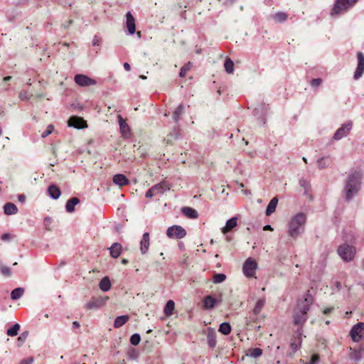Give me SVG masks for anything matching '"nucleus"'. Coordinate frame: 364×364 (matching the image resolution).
<instances>
[{"mask_svg":"<svg viewBox=\"0 0 364 364\" xmlns=\"http://www.w3.org/2000/svg\"><path fill=\"white\" fill-rule=\"evenodd\" d=\"M126 26L129 34H134L136 31L135 19L131 12L128 11L126 14Z\"/></svg>","mask_w":364,"mask_h":364,"instance_id":"14","label":"nucleus"},{"mask_svg":"<svg viewBox=\"0 0 364 364\" xmlns=\"http://www.w3.org/2000/svg\"><path fill=\"white\" fill-rule=\"evenodd\" d=\"M19 329L20 325L18 323H15L13 326L7 329L6 333L9 336H16L18 334Z\"/></svg>","mask_w":364,"mask_h":364,"instance_id":"39","label":"nucleus"},{"mask_svg":"<svg viewBox=\"0 0 364 364\" xmlns=\"http://www.w3.org/2000/svg\"><path fill=\"white\" fill-rule=\"evenodd\" d=\"M175 303L173 300H168L164 309V313L166 316H170L174 310Z\"/></svg>","mask_w":364,"mask_h":364,"instance_id":"30","label":"nucleus"},{"mask_svg":"<svg viewBox=\"0 0 364 364\" xmlns=\"http://www.w3.org/2000/svg\"><path fill=\"white\" fill-rule=\"evenodd\" d=\"M301 335H302V333H301V329H298V330L295 332V333H294V336H295L296 338H297L299 339V345H300V344H301Z\"/></svg>","mask_w":364,"mask_h":364,"instance_id":"53","label":"nucleus"},{"mask_svg":"<svg viewBox=\"0 0 364 364\" xmlns=\"http://www.w3.org/2000/svg\"><path fill=\"white\" fill-rule=\"evenodd\" d=\"M28 335L29 332L28 331H25L20 334V336L17 338L18 346H21L26 341V340L28 337Z\"/></svg>","mask_w":364,"mask_h":364,"instance_id":"42","label":"nucleus"},{"mask_svg":"<svg viewBox=\"0 0 364 364\" xmlns=\"http://www.w3.org/2000/svg\"><path fill=\"white\" fill-rule=\"evenodd\" d=\"M48 195L54 200H57L61 195L60 189L55 184H51L48 188Z\"/></svg>","mask_w":364,"mask_h":364,"instance_id":"19","label":"nucleus"},{"mask_svg":"<svg viewBox=\"0 0 364 364\" xmlns=\"http://www.w3.org/2000/svg\"><path fill=\"white\" fill-rule=\"evenodd\" d=\"M224 66H225V71L228 73L230 74L233 72L234 63L230 58H226V60H225Z\"/></svg>","mask_w":364,"mask_h":364,"instance_id":"38","label":"nucleus"},{"mask_svg":"<svg viewBox=\"0 0 364 364\" xmlns=\"http://www.w3.org/2000/svg\"><path fill=\"white\" fill-rule=\"evenodd\" d=\"M23 292H24L23 288L17 287V288L14 289V290H12V291L11 292V298L13 300H17L22 296V295L23 294Z\"/></svg>","mask_w":364,"mask_h":364,"instance_id":"31","label":"nucleus"},{"mask_svg":"<svg viewBox=\"0 0 364 364\" xmlns=\"http://www.w3.org/2000/svg\"><path fill=\"white\" fill-rule=\"evenodd\" d=\"M263 230H270V231H272L273 230V228H272V226L270 225H266L264 226L263 228Z\"/></svg>","mask_w":364,"mask_h":364,"instance_id":"63","label":"nucleus"},{"mask_svg":"<svg viewBox=\"0 0 364 364\" xmlns=\"http://www.w3.org/2000/svg\"><path fill=\"white\" fill-rule=\"evenodd\" d=\"M362 178L361 172L357 171L348 176L343 190L344 199L346 202H350L360 191Z\"/></svg>","mask_w":364,"mask_h":364,"instance_id":"1","label":"nucleus"},{"mask_svg":"<svg viewBox=\"0 0 364 364\" xmlns=\"http://www.w3.org/2000/svg\"><path fill=\"white\" fill-rule=\"evenodd\" d=\"M11 238V235L9 233H4L2 235H1V240H8Z\"/></svg>","mask_w":364,"mask_h":364,"instance_id":"55","label":"nucleus"},{"mask_svg":"<svg viewBox=\"0 0 364 364\" xmlns=\"http://www.w3.org/2000/svg\"><path fill=\"white\" fill-rule=\"evenodd\" d=\"M155 193L154 191H151V188L149 189L145 194L146 198H151L154 196Z\"/></svg>","mask_w":364,"mask_h":364,"instance_id":"54","label":"nucleus"},{"mask_svg":"<svg viewBox=\"0 0 364 364\" xmlns=\"http://www.w3.org/2000/svg\"><path fill=\"white\" fill-rule=\"evenodd\" d=\"M123 65L127 71H129L131 70L130 65L128 63H124Z\"/></svg>","mask_w":364,"mask_h":364,"instance_id":"62","label":"nucleus"},{"mask_svg":"<svg viewBox=\"0 0 364 364\" xmlns=\"http://www.w3.org/2000/svg\"><path fill=\"white\" fill-rule=\"evenodd\" d=\"M353 127L352 122H348L343 124L334 134L333 139L340 140L346 136Z\"/></svg>","mask_w":364,"mask_h":364,"instance_id":"9","label":"nucleus"},{"mask_svg":"<svg viewBox=\"0 0 364 364\" xmlns=\"http://www.w3.org/2000/svg\"><path fill=\"white\" fill-rule=\"evenodd\" d=\"M331 160L329 157L327 158H320L317 161L318 166L319 168H324L328 167L331 163Z\"/></svg>","mask_w":364,"mask_h":364,"instance_id":"37","label":"nucleus"},{"mask_svg":"<svg viewBox=\"0 0 364 364\" xmlns=\"http://www.w3.org/2000/svg\"><path fill=\"white\" fill-rule=\"evenodd\" d=\"M350 357L351 359L358 361L361 359L362 355L360 351L355 350L353 353L350 354Z\"/></svg>","mask_w":364,"mask_h":364,"instance_id":"48","label":"nucleus"},{"mask_svg":"<svg viewBox=\"0 0 364 364\" xmlns=\"http://www.w3.org/2000/svg\"><path fill=\"white\" fill-rule=\"evenodd\" d=\"M118 119H119V124L120 131H121L122 135L126 136L127 134H129V131L130 130H129V125L127 124V122L122 117L121 115L118 116Z\"/></svg>","mask_w":364,"mask_h":364,"instance_id":"26","label":"nucleus"},{"mask_svg":"<svg viewBox=\"0 0 364 364\" xmlns=\"http://www.w3.org/2000/svg\"><path fill=\"white\" fill-rule=\"evenodd\" d=\"M26 196L23 194L18 195V199L20 202L24 203L26 201Z\"/></svg>","mask_w":364,"mask_h":364,"instance_id":"56","label":"nucleus"},{"mask_svg":"<svg viewBox=\"0 0 364 364\" xmlns=\"http://www.w3.org/2000/svg\"><path fill=\"white\" fill-rule=\"evenodd\" d=\"M278 204V198L277 197H274L270 202L269 203L265 214L267 216H270L276 210L277 205Z\"/></svg>","mask_w":364,"mask_h":364,"instance_id":"23","label":"nucleus"},{"mask_svg":"<svg viewBox=\"0 0 364 364\" xmlns=\"http://www.w3.org/2000/svg\"><path fill=\"white\" fill-rule=\"evenodd\" d=\"M80 326V323L78 321H74L73 323V328H78Z\"/></svg>","mask_w":364,"mask_h":364,"instance_id":"64","label":"nucleus"},{"mask_svg":"<svg viewBox=\"0 0 364 364\" xmlns=\"http://www.w3.org/2000/svg\"><path fill=\"white\" fill-rule=\"evenodd\" d=\"M113 183L119 186H123L129 183V179L125 175L118 173L113 176Z\"/></svg>","mask_w":364,"mask_h":364,"instance_id":"20","label":"nucleus"},{"mask_svg":"<svg viewBox=\"0 0 364 364\" xmlns=\"http://www.w3.org/2000/svg\"><path fill=\"white\" fill-rule=\"evenodd\" d=\"M99 44V39L97 38V36H95L94 38H93V41H92V45L93 46H96V45H98Z\"/></svg>","mask_w":364,"mask_h":364,"instance_id":"61","label":"nucleus"},{"mask_svg":"<svg viewBox=\"0 0 364 364\" xmlns=\"http://www.w3.org/2000/svg\"><path fill=\"white\" fill-rule=\"evenodd\" d=\"M319 360V355L318 354H313L311 357V360L309 364H316Z\"/></svg>","mask_w":364,"mask_h":364,"instance_id":"51","label":"nucleus"},{"mask_svg":"<svg viewBox=\"0 0 364 364\" xmlns=\"http://www.w3.org/2000/svg\"><path fill=\"white\" fill-rule=\"evenodd\" d=\"M226 279V275L223 273H215L213 276V282L215 284H219L224 282Z\"/></svg>","mask_w":364,"mask_h":364,"instance_id":"40","label":"nucleus"},{"mask_svg":"<svg viewBox=\"0 0 364 364\" xmlns=\"http://www.w3.org/2000/svg\"><path fill=\"white\" fill-rule=\"evenodd\" d=\"M0 272L6 277H11L12 274L11 268L3 264L0 265Z\"/></svg>","mask_w":364,"mask_h":364,"instance_id":"44","label":"nucleus"},{"mask_svg":"<svg viewBox=\"0 0 364 364\" xmlns=\"http://www.w3.org/2000/svg\"><path fill=\"white\" fill-rule=\"evenodd\" d=\"M306 220V215L302 213L294 216L289 225V235L296 239L303 231Z\"/></svg>","mask_w":364,"mask_h":364,"instance_id":"3","label":"nucleus"},{"mask_svg":"<svg viewBox=\"0 0 364 364\" xmlns=\"http://www.w3.org/2000/svg\"><path fill=\"white\" fill-rule=\"evenodd\" d=\"M257 267L256 261L252 257L247 258L244 262L242 270L245 275L247 277H252L255 274Z\"/></svg>","mask_w":364,"mask_h":364,"instance_id":"6","label":"nucleus"},{"mask_svg":"<svg viewBox=\"0 0 364 364\" xmlns=\"http://www.w3.org/2000/svg\"><path fill=\"white\" fill-rule=\"evenodd\" d=\"M149 247V233L145 232L143 234L142 239L140 242V251L142 255L147 252Z\"/></svg>","mask_w":364,"mask_h":364,"instance_id":"16","label":"nucleus"},{"mask_svg":"<svg viewBox=\"0 0 364 364\" xmlns=\"http://www.w3.org/2000/svg\"><path fill=\"white\" fill-rule=\"evenodd\" d=\"M129 315H122L117 316L114 322V327L115 328H119L122 326L124 323H126L129 320Z\"/></svg>","mask_w":364,"mask_h":364,"instance_id":"27","label":"nucleus"},{"mask_svg":"<svg viewBox=\"0 0 364 364\" xmlns=\"http://www.w3.org/2000/svg\"><path fill=\"white\" fill-rule=\"evenodd\" d=\"M75 82L76 84L82 87L94 85L96 84V81L94 79L82 74H77L75 76Z\"/></svg>","mask_w":364,"mask_h":364,"instance_id":"12","label":"nucleus"},{"mask_svg":"<svg viewBox=\"0 0 364 364\" xmlns=\"http://www.w3.org/2000/svg\"><path fill=\"white\" fill-rule=\"evenodd\" d=\"M333 309H334L333 307L327 308V309H324L323 314H328L331 313L333 311Z\"/></svg>","mask_w":364,"mask_h":364,"instance_id":"57","label":"nucleus"},{"mask_svg":"<svg viewBox=\"0 0 364 364\" xmlns=\"http://www.w3.org/2000/svg\"><path fill=\"white\" fill-rule=\"evenodd\" d=\"M33 95L31 94V95H28L27 93V92H21L19 93V98L21 100H28L30 99V97L32 96Z\"/></svg>","mask_w":364,"mask_h":364,"instance_id":"50","label":"nucleus"},{"mask_svg":"<svg viewBox=\"0 0 364 364\" xmlns=\"http://www.w3.org/2000/svg\"><path fill=\"white\" fill-rule=\"evenodd\" d=\"M69 127H72L78 129L86 128L87 127V122L81 117L72 116L68 121Z\"/></svg>","mask_w":364,"mask_h":364,"instance_id":"10","label":"nucleus"},{"mask_svg":"<svg viewBox=\"0 0 364 364\" xmlns=\"http://www.w3.org/2000/svg\"><path fill=\"white\" fill-rule=\"evenodd\" d=\"M109 299L107 296L92 297L91 300L85 304V308L87 310L97 309L104 306Z\"/></svg>","mask_w":364,"mask_h":364,"instance_id":"7","label":"nucleus"},{"mask_svg":"<svg viewBox=\"0 0 364 364\" xmlns=\"http://www.w3.org/2000/svg\"><path fill=\"white\" fill-rule=\"evenodd\" d=\"M141 341V336L139 333H134L130 338V343L133 346H137Z\"/></svg>","mask_w":364,"mask_h":364,"instance_id":"45","label":"nucleus"},{"mask_svg":"<svg viewBox=\"0 0 364 364\" xmlns=\"http://www.w3.org/2000/svg\"><path fill=\"white\" fill-rule=\"evenodd\" d=\"M308 291L304 300L299 301L294 311V323L295 325H303L306 319V314L310 309V305L314 301L313 296Z\"/></svg>","mask_w":364,"mask_h":364,"instance_id":"2","label":"nucleus"},{"mask_svg":"<svg viewBox=\"0 0 364 364\" xmlns=\"http://www.w3.org/2000/svg\"><path fill=\"white\" fill-rule=\"evenodd\" d=\"M358 0H336L332 14L338 15L352 7Z\"/></svg>","mask_w":364,"mask_h":364,"instance_id":"5","label":"nucleus"},{"mask_svg":"<svg viewBox=\"0 0 364 364\" xmlns=\"http://www.w3.org/2000/svg\"><path fill=\"white\" fill-rule=\"evenodd\" d=\"M264 304H265L264 299H259L257 301L256 305L253 309L254 314L257 315L258 314H259L262 309L264 307Z\"/></svg>","mask_w":364,"mask_h":364,"instance_id":"41","label":"nucleus"},{"mask_svg":"<svg viewBox=\"0 0 364 364\" xmlns=\"http://www.w3.org/2000/svg\"><path fill=\"white\" fill-rule=\"evenodd\" d=\"M363 331H364V323L363 322H358L352 327L350 335L354 342H358L361 339L362 336L360 333Z\"/></svg>","mask_w":364,"mask_h":364,"instance_id":"11","label":"nucleus"},{"mask_svg":"<svg viewBox=\"0 0 364 364\" xmlns=\"http://www.w3.org/2000/svg\"><path fill=\"white\" fill-rule=\"evenodd\" d=\"M321 82H322L321 78H315L311 81V85L312 87H317L320 86Z\"/></svg>","mask_w":364,"mask_h":364,"instance_id":"49","label":"nucleus"},{"mask_svg":"<svg viewBox=\"0 0 364 364\" xmlns=\"http://www.w3.org/2000/svg\"><path fill=\"white\" fill-rule=\"evenodd\" d=\"M180 135V129L178 127H174L172 131L168 134L167 143L171 142L172 139H177Z\"/></svg>","mask_w":364,"mask_h":364,"instance_id":"35","label":"nucleus"},{"mask_svg":"<svg viewBox=\"0 0 364 364\" xmlns=\"http://www.w3.org/2000/svg\"><path fill=\"white\" fill-rule=\"evenodd\" d=\"M166 235L170 238L181 239L186 236V232L181 226L173 225L167 229Z\"/></svg>","mask_w":364,"mask_h":364,"instance_id":"8","label":"nucleus"},{"mask_svg":"<svg viewBox=\"0 0 364 364\" xmlns=\"http://www.w3.org/2000/svg\"><path fill=\"white\" fill-rule=\"evenodd\" d=\"M18 208L14 203H6L4 205V213L7 215H14L17 213Z\"/></svg>","mask_w":364,"mask_h":364,"instance_id":"24","label":"nucleus"},{"mask_svg":"<svg viewBox=\"0 0 364 364\" xmlns=\"http://www.w3.org/2000/svg\"><path fill=\"white\" fill-rule=\"evenodd\" d=\"M108 250H109L110 255L113 258H117L121 255L122 246L119 242H114Z\"/></svg>","mask_w":364,"mask_h":364,"instance_id":"18","label":"nucleus"},{"mask_svg":"<svg viewBox=\"0 0 364 364\" xmlns=\"http://www.w3.org/2000/svg\"><path fill=\"white\" fill-rule=\"evenodd\" d=\"M185 112V107L183 105H180L173 112V119L176 123H177L181 116H182Z\"/></svg>","mask_w":364,"mask_h":364,"instance_id":"29","label":"nucleus"},{"mask_svg":"<svg viewBox=\"0 0 364 364\" xmlns=\"http://www.w3.org/2000/svg\"><path fill=\"white\" fill-rule=\"evenodd\" d=\"M207 341L208 346L214 348L216 346V333L211 328H208L207 335Z\"/></svg>","mask_w":364,"mask_h":364,"instance_id":"22","label":"nucleus"},{"mask_svg":"<svg viewBox=\"0 0 364 364\" xmlns=\"http://www.w3.org/2000/svg\"><path fill=\"white\" fill-rule=\"evenodd\" d=\"M262 354V350L259 348H250L247 351V355L252 358H257Z\"/></svg>","mask_w":364,"mask_h":364,"instance_id":"34","label":"nucleus"},{"mask_svg":"<svg viewBox=\"0 0 364 364\" xmlns=\"http://www.w3.org/2000/svg\"><path fill=\"white\" fill-rule=\"evenodd\" d=\"M73 23V20H69L67 23V25L66 24H63L62 26L66 29L69 26L72 25Z\"/></svg>","mask_w":364,"mask_h":364,"instance_id":"59","label":"nucleus"},{"mask_svg":"<svg viewBox=\"0 0 364 364\" xmlns=\"http://www.w3.org/2000/svg\"><path fill=\"white\" fill-rule=\"evenodd\" d=\"M192 65H193V64H192V63H191V62H188V63H186V65H184L181 68V70H180V73H179V75H180V77H185V76H186V73H187L189 70H191V67H192Z\"/></svg>","mask_w":364,"mask_h":364,"instance_id":"43","label":"nucleus"},{"mask_svg":"<svg viewBox=\"0 0 364 364\" xmlns=\"http://www.w3.org/2000/svg\"><path fill=\"white\" fill-rule=\"evenodd\" d=\"M80 203V199L76 197L70 198L65 205V209L68 213H73L75 210V206Z\"/></svg>","mask_w":364,"mask_h":364,"instance_id":"25","label":"nucleus"},{"mask_svg":"<svg viewBox=\"0 0 364 364\" xmlns=\"http://www.w3.org/2000/svg\"><path fill=\"white\" fill-rule=\"evenodd\" d=\"M51 223V218H46L44 220V224L46 226H48Z\"/></svg>","mask_w":364,"mask_h":364,"instance_id":"60","label":"nucleus"},{"mask_svg":"<svg viewBox=\"0 0 364 364\" xmlns=\"http://www.w3.org/2000/svg\"><path fill=\"white\" fill-rule=\"evenodd\" d=\"M222 299H215L212 296L208 295L203 299V306L205 309H212L215 307L218 302H220Z\"/></svg>","mask_w":364,"mask_h":364,"instance_id":"15","label":"nucleus"},{"mask_svg":"<svg viewBox=\"0 0 364 364\" xmlns=\"http://www.w3.org/2000/svg\"><path fill=\"white\" fill-rule=\"evenodd\" d=\"M181 213L188 218L196 219L198 218V212L191 207H183L181 208Z\"/></svg>","mask_w":364,"mask_h":364,"instance_id":"21","label":"nucleus"},{"mask_svg":"<svg viewBox=\"0 0 364 364\" xmlns=\"http://www.w3.org/2000/svg\"><path fill=\"white\" fill-rule=\"evenodd\" d=\"M100 289L103 291H107L111 288V282L108 277H104L100 282Z\"/></svg>","mask_w":364,"mask_h":364,"instance_id":"28","label":"nucleus"},{"mask_svg":"<svg viewBox=\"0 0 364 364\" xmlns=\"http://www.w3.org/2000/svg\"><path fill=\"white\" fill-rule=\"evenodd\" d=\"M339 256L346 262L353 259L355 253V248L353 245L344 243L338 247L337 250Z\"/></svg>","mask_w":364,"mask_h":364,"instance_id":"4","label":"nucleus"},{"mask_svg":"<svg viewBox=\"0 0 364 364\" xmlns=\"http://www.w3.org/2000/svg\"><path fill=\"white\" fill-rule=\"evenodd\" d=\"M237 220L238 218L236 216L229 219L226 222L225 226L222 229V232L223 234H227L228 232L235 228L237 225Z\"/></svg>","mask_w":364,"mask_h":364,"instance_id":"17","label":"nucleus"},{"mask_svg":"<svg viewBox=\"0 0 364 364\" xmlns=\"http://www.w3.org/2000/svg\"><path fill=\"white\" fill-rule=\"evenodd\" d=\"M357 58L358 65L353 75L355 80H358L364 72V55L361 52H358L357 53Z\"/></svg>","mask_w":364,"mask_h":364,"instance_id":"13","label":"nucleus"},{"mask_svg":"<svg viewBox=\"0 0 364 364\" xmlns=\"http://www.w3.org/2000/svg\"><path fill=\"white\" fill-rule=\"evenodd\" d=\"M33 362V357H29L21 360V364H31Z\"/></svg>","mask_w":364,"mask_h":364,"instance_id":"52","label":"nucleus"},{"mask_svg":"<svg viewBox=\"0 0 364 364\" xmlns=\"http://www.w3.org/2000/svg\"><path fill=\"white\" fill-rule=\"evenodd\" d=\"M299 184L301 187H303L305 190V193H306L310 188L309 183L305 180L304 178H301L299 180Z\"/></svg>","mask_w":364,"mask_h":364,"instance_id":"47","label":"nucleus"},{"mask_svg":"<svg viewBox=\"0 0 364 364\" xmlns=\"http://www.w3.org/2000/svg\"><path fill=\"white\" fill-rule=\"evenodd\" d=\"M165 190H169V188L165 183H158L151 187L155 194L157 193H163Z\"/></svg>","mask_w":364,"mask_h":364,"instance_id":"33","label":"nucleus"},{"mask_svg":"<svg viewBox=\"0 0 364 364\" xmlns=\"http://www.w3.org/2000/svg\"><path fill=\"white\" fill-rule=\"evenodd\" d=\"M129 357L132 359H134L137 357V353L135 352L134 350H133L132 352L129 353Z\"/></svg>","mask_w":364,"mask_h":364,"instance_id":"58","label":"nucleus"},{"mask_svg":"<svg viewBox=\"0 0 364 364\" xmlns=\"http://www.w3.org/2000/svg\"><path fill=\"white\" fill-rule=\"evenodd\" d=\"M219 331L223 335H228L231 332L230 324L228 322L222 323L219 326Z\"/></svg>","mask_w":364,"mask_h":364,"instance_id":"32","label":"nucleus"},{"mask_svg":"<svg viewBox=\"0 0 364 364\" xmlns=\"http://www.w3.org/2000/svg\"><path fill=\"white\" fill-rule=\"evenodd\" d=\"M53 130H54V127H53V125H52V124H49V125L47 127V128H46V131H44V132H43V134H42V135H41V137H42V138H46V137H47L48 135H50V134L53 132Z\"/></svg>","mask_w":364,"mask_h":364,"instance_id":"46","label":"nucleus"},{"mask_svg":"<svg viewBox=\"0 0 364 364\" xmlns=\"http://www.w3.org/2000/svg\"><path fill=\"white\" fill-rule=\"evenodd\" d=\"M288 16L284 12H277L273 16V18L275 21L282 23L287 21Z\"/></svg>","mask_w":364,"mask_h":364,"instance_id":"36","label":"nucleus"}]
</instances>
